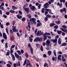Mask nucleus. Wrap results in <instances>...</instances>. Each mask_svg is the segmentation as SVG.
I'll list each match as a JSON object with an SVG mask.
<instances>
[{
	"mask_svg": "<svg viewBox=\"0 0 67 67\" xmlns=\"http://www.w3.org/2000/svg\"><path fill=\"white\" fill-rule=\"evenodd\" d=\"M32 5L31 4H30L29 5V7L31 10H32V11H34V10H35L36 9V8L34 6H32Z\"/></svg>",
	"mask_w": 67,
	"mask_h": 67,
	"instance_id": "obj_1",
	"label": "nucleus"
},
{
	"mask_svg": "<svg viewBox=\"0 0 67 67\" xmlns=\"http://www.w3.org/2000/svg\"><path fill=\"white\" fill-rule=\"evenodd\" d=\"M28 46L30 48L31 54H33V48H31V46L30 43L29 44Z\"/></svg>",
	"mask_w": 67,
	"mask_h": 67,
	"instance_id": "obj_2",
	"label": "nucleus"
},
{
	"mask_svg": "<svg viewBox=\"0 0 67 67\" xmlns=\"http://www.w3.org/2000/svg\"><path fill=\"white\" fill-rule=\"evenodd\" d=\"M50 40L49 39L47 40L46 42V44L47 47H49V44H50Z\"/></svg>",
	"mask_w": 67,
	"mask_h": 67,
	"instance_id": "obj_3",
	"label": "nucleus"
},
{
	"mask_svg": "<svg viewBox=\"0 0 67 67\" xmlns=\"http://www.w3.org/2000/svg\"><path fill=\"white\" fill-rule=\"evenodd\" d=\"M49 5L48 3H45L44 5V8H48L49 7Z\"/></svg>",
	"mask_w": 67,
	"mask_h": 67,
	"instance_id": "obj_4",
	"label": "nucleus"
},
{
	"mask_svg": "<svg viewBox=\"0 0 67 67\" xmlns=\"http://www.w3.org/2000/svg\"><path fill=\"white\" fill-rule=\"evenodd\" d=\"M12 27L13 28V32H14H14H18V30H16V29L15 28H16V27L15 26H12Z\"/></svg>",
	"mask_w": 67,
	"mask_h": 67,
	"instance_id": "obj_5",
	"label": "nucleus"
},
{
	"mask_svg": "<svg viewBox=\"0 0 67 67\" xmlns=\"http://www.w3.org/2000/svg\"><path fill=\"white\" fill-rule=\"evenodd\" d=\"M34 41V42H38V41L40 42V39L38 37H36L35 38Z\"/></svg>",
	"mask_w": 67,
	"mask_h": 67,
	"instance_id": "obj_6",
	"label": "nucleus"
},
{
	"mask_svg": "<svg viewBox=\"0 0 67 67\" xmlns=\"http://www.w3.org/2000/svg\"><path fill=\"white\" fill-rule=\"evenodd\" d=\"M50 41L53 42V43H57V38H56L55 39H51Z\"/></svg>",
	"mask_w": 67,
	"mask_h": 67,
	"instance_id": "obj_7",
	"label": "nucleus"
},
{
	"mask_svg": "<svg viewBox=\"0 0 67 67\" xmlns=\"http://www.w3.org/2000/svg\"><path fill=\"white\" fill-rule=\"evenodd\" d=\"M35 20V19L34 18H32L30 19V21L31 23H33V22Z\"/></svg>",
	"mask_w": 67,
	"mask_h": 67,
	"instance_id": "obj_8",
	"label": "nucleus"
},
{
	"mask_svg": "<svg viewBox=\"0 0 67 67\" xmlns=\"http://www.w3.org/2000/svg\"><path fill=\"white\" fill-rule=\"evenodd\" d=\"M16 16L19 19H21L22 18V16H21V15H20V14L17 15H16Z\"/></svg>",
	"mask_w": 67,
	"mask_h": 67,
	"instance_id": "obj_9",
	"label": "nucleus"
},
{
	"mask_svg": "<svg viewBox=\"0 0 67 67\" xmlns=\"http://www.w3.org/2000/svg\"><path fill=\"white\" fill-rule=\"evenodd\" d=\"M3 37H4V38H5V40H6L7 38V35H5V34L4 33H3Z\"/></svg>",
	"mask_w": 67,
	"mask_h": 67,
	"instance_id": "obj_10",
	"label": "nucleus"
},
{
	"mask_svg": "<svg viewBox=\"0 0 67 67\" xmlns=\"http://www.w3.org/2000/svg\"><path fill=\"white\" fill-rule=\"evenodd\" d=\"M61 30L63 31V32H65V33H67V30H65V29L62 28H60Z\"/></svg>",
	"mask_w": 67,
	"mask_h": 67,
	"instance_id": "obj_11",
	"label": "nucleus"
},
{
	"mask_svg": "<svg viewBox=\"0 0 67 67\" xmlns=\"http://www.w3.org/2000/svg\"><path fill=\"white\" fill-rule=\"evenodd\" d=\"M67 46V43H63L60 45V46Z\"/></svg>",
	"mask_w": 67,
	"mask_h": 67,
	"instance_id": "obj_12",
	"label": "nucleus"
},
{
	"mask_svg": "<svg viewBox=\"0 0 67 67\" xmlns=\"http://www.w3.org/2000/svg\"><path fill=\"white\" fill-rule=\"evenodd\" d=\"M43 36L44 37L43 38V41H45V40H47V36H45L44 35H43Z\"/></svg>",
	"mask_w": 67,
	"mask_h": 67,
	"instance_id": "obj_13",
	"label": "nucleus"
},
{
	"mask_svg": "<svg viewBox=\"0 0 67 67\" xmlns=\"http://www.w3.org/2000/svg\"><path fill=\"white\" fill-rule=\"evenodd\" d=\"M11 56L12 58V60H15V56H14V55L13 54H12Z\"/></svg>",
	"mask_w": 67,
	"mask_h": 67,
	"instance_id": "obj_14",
	"label": "nucleus"
},
{
	"mask_svg": "<svg viewBox=\"0 0 67 67\" xmlns=\"http://www.w3.org/2000/svg\"><path fill=\"white\" fill-rule=\"evenodd\" d=\"M61 40V39H60V38H59L58 40V44H59V45H60V44H61V43H62V42L60 41Z\"/></svg>",
	"mask_w": 67,
	"mask_h": 67,
	"instance_id": "obj_15",
	"label": "nucleus"
},
{
	"mask_svg": "<svg viewBox=\"0 0 67 67\" xmlns=\"http://www.w3.org/2000/svg\"><path fill=\"white\" fill-rule=\"evenodd\" d=\"M24 10H25L26 12H29V8H24Z\"/></svg>",
	"mask_w": 67,
	"mask_h": 67,
	"instance_id": "obj_16",
	"label": "nucleus"
},
{
	"mask_svg": "<svg viewBox=\"0 0 67 67\" xmlns=\"http://www.w3.org/2000/svg\"><path fill=\"white\" fill-rule=\"evenodd\" d=\"M15 55L16 58H17V59H18L19 58V55L18 54H17L16 53H15Z\"/></svg>",
	"mask_w": 67,
	"mask_h": 67,
	"instance_id": "obj_17",
	"label": "nucleus"
},
{
	"mask_svg": "<svg viewBox=\"0 0 67 67\" xmlns=\"http://www.w3.org/2000/svg\"><path fill=\"white\" fill-rule=\"evenodd\" d=\"M12 10H15V9H18V7H16L14 6H12Z\"/></svg>",
	"mask_w": 67,
	"mask_h": 67,
	"instance_id": "obj_18",
	"label": "nucleus"
},
{
	"mask_svg": "<svg viewBox=\"0 0 67 67\" xmlns=\"http://www.w3.org/2000/svg\"><path fill=\"white\" fill-rule=\"evenodd\" d=\"M43 35H45V36H47L46 35H50L51 34L49 33H47V32H46L45 33L43 34Z\"/></svg>",
	"mask_w": 67,
	"mask_h": 67,
	"instance_id": "obj_19",
	"label": "nucleus"
},
{
	"mask_svg": "<svg viewBox=\"0 0 67 67\" xmlns=\"http://www.w3.org/2000/svg\"><path fill=\"white\" fill-rule=\"evenodd\" d=\"M55 23L56 24H60V23H61V22H60V21L59 20H58V21H55Z\"/></svg>",
	"mask_w": 67,
	"mask_h": 67,
	"instance_id": "obj_20",
	"label": "nucleus"
},
{
	"mask_svg": "<svg viewBox=\"0 0 67 67\" xmlns=\"http://www.w3.org/2000/svg\"><path fill=\"white\" fill-rule=\"evenodd\" d=\"M56 25V24H55V23H51L50 25V27H53V26H54V25Z\"/></svg>",
	"mask_w": 67,
	"mask_h": 67,
	"instance_id": "obj_21",
	"label": "nucleus"
},
{
	"mask_svg": "<svg viewBox=\"0 0 67 67\" xmlns=\"http://www.w3.org/2000/svg\"><path fill=\"white\" fill-rule=\"evenodd\" d=\"M37 36H40L41 35V32L39 31H38L37 33Z\"/></svg>",
	"mask_w": 67,
	"mask_h": 67,
	"instance_id": "obj_22",
	"label": "nucleus"
},
{
	"mask_svg": "<svg viewBox=\"0 0 67 67\" xmlns=\"http://www.w3.org/2000/svg\"><path fill=\"white\" fill-rule=\"evenodd\" d=\"M57 5H59L60 8H61V7H62V3H60V4L59 3H57Z\"/></svg>",
	"mask_w": 67,
	"mask_h": 67,
	"instance_id": "obj_23",
	"label": "nucleus"
},
{
	"mask_svg": "<svg viewBox=\"0 0 67 67\" xmlns=\"http://www.w3.org/2000/svg\"><path fill=\"white\" fill-rule=\"evenodd\" d=\"M16 64L17 65V66H21V65H20V62L19 61H18V63H16Z\"/></svg>",
	"mask_w": 67,
	"mask_h": 67,
	"instance_id": "obj_24",
	"label": "nucleus"
},
{
	"mask_svg": "<svg viewBox=\"0 0 67 67\" xmlns=\"http://www.w3.org/2000/svg\"><path fill=\"white\" fill-rule=\"evenodd\" d=\"M42 25V24L41 23H37V27H38L39 26H40L41 25Z\"/></svg>",
	"mask_w": 67,
	"mask_h": 67,
	"instance_id": "obj_25",
	"label": "nucleus"
},
{
	"mask_svg": "<svg viewBox=\"0 0 67 67\" xmlns=\"http://www.w3.org/2000/svg\"><path fill=\"white\" fill-rule=\"evenodd\" d=\"M10 12V13H15V11L11 10H10L9 11Z\"/></svg>",
	"mask_w": 67,
	"mask_h": 67,
	"instance_id": "obj_26",
	"label": "nucleus"
},
{
	"mask_svg": "<svg viewBox=\"0 0 67 67\" xmlns=\"http://www.w3.org/2000/svg\"><path fill=\"white\" fill-rule=\"evenodd\" d=\"M52 54V52L51 51H49L48 52V54L49 56L51 55Z\"/></svg>",
	"mask_w": 67,
	"mask_h": 67,
	"instance_id": "obj_27",
	"label": "nucleus"
},
{
	"mask_svg": "<svg viewBox=\"0 0 67 67\" xmlns=\"http://www.w3.org/2000/svg\"><path fill=\"white\" fill-rule=\"evenodd\" d=\"M28 25L29 29H31V27H30V26H31V23H30V22H28Z\"/></svg>",
	"mask_w": 67,
	"mask_h": 67,
	"instance_id": "obj_28",
	"label": "nucleus"
},
{
	"mask_svg": "<svg viewBox=\"0 0 67 67\" xmlns=\"http://www.w3.org/2000/svg\"><path fill=\"white\" fill-rule=\"evenodd\" d=\"M28 65H29V67H31L32 65L31 63L27 64H26V67H28Z\"/></svg>",
	"mask_w": 67,
	"mask_h": 67,
	"instance_id": "obj_29",
	"label": "nucleus"
},
{
	"mask_svg": "<svg viewBox=\"0 0 67 67\" xmlns=\"http://www.w3.org/2000/svg\"><path fill=\"white\" fill-rule=\"evenodd\" d=\"M57 32L58 34H61V33H62V31L57 30Z\"/></svg>",
	"mask_w": 67,
	"mask_h": 67,
	"instance_id": "obj_30",
	"label": "nucleus"
},
{
	"mask_svg": "<svg viewBox=\"0 0 67 67\" xmlns=\"http://www.w3.org/2000/svg\"><path fill=\"white\" fill-rule=\"evenodd\" d=\"M0 26L2 29H3V25L1 24V23L0 21Z\"/></svg>",
	"mask_w": 67,
	"mask_h": 67,
	"instance_id": "obj_31",
	"label": "nucleus"
},
{
	"mask_svg": "<svg viewBox=\"0 0 67 67\" xmlns=\"http://www.w3.org/2000/svg\"><path fill=\"white\" fill-rule=\"evenodd\" d=\"M25 55L26 58H29V55H28L27 53H26L25 54Z\"/></svg>",
	"mask_w": 67,
	"mask_h": 67,
	"instance_id": "obj_32",
	"label": "nucleus"
},
{
	"mask_svg": "<svg viewBox=\"0 0 67 67\" xmlns=\"http://www.w3.org/2000/svg\"><path fill=\"white\" fill-rule=\"evenodd\" d=\"M62 59L63 62H65L66 61V59L65 58L62 57Z\"/></svg>",
	"mask_w": 67,
	"mask_h": 67,
	"instance_id": "obj_33",
	"label": "nucleus"
},
{
	"mask_svg": "<svg viewBox=\"0 0 67 67\" xmlns=\"http://www.w3.org/2000/svg\"><path fill=\"white\" fill-rule=\"evenodd\" d=\"M62 27L63 28H64V29H65V30L67 29V26L65 25H62Z\"/></svg>",
	"mask_w": 67,
	"mask_h": 67,
	"instance_id": "obj_34",
	"label": "nucleus"
},
{
	"mask_svg": "<svg viewBox=\"0 0 67 67\" xmlns=\"http://www.w3.org/2000/svg\"><path fill=\"white\" fill-rule=\"evenodd\" d=\"M53 54L55 56H56V50H54L53 51Z\"/></svg>",
	"mask_w": 67,
	"mask_h": 67,
	"instance_id": "obj_35",
	"label": "nucleus"
},
{
	"mask_svg": "<svg viewBox=\"0 0 67 67\" xmlns=\"http://www.w3.org/2000/svg\"><path fill=\"white\" fill-rule=\"evenodd\" d=\"M28 6V4H26V5H24V6L23 7V9H24L25 8H25V7H27Z\"/></svg>",
	"mask_w": 67,
	"mask_h": 67,
	"instance_id": "obj_36",
	"label": "nucleus"
},
{
	"mask_svg": "<svg viewBox=\"0 0 67 67\" xmlns=\"http://www.w3.org/2000/svg\"><path fill=\"white\" fill-rule=\"evenodd\" d=\"M60 2L62 3V2H63V3H65V0H60Z\"/></svg>",
	"mask_w": 67,
	"mask_h": 67,
	"instance_id": "obj_37",
	"label": "nucleus"
},
{
	"mask_svg": "<svg viewBox=\"0 0 67 67\" xmlns=\"http://www.w3.org/2000/svg\"><path fill=\"white\" fill-rule=\"evenodd\" d=\"M45 10L44 9V8H43L42 9V11H41V12L42 13H45V11H44Z\"/></svg>",
	"mask_w": 67,
	"mask_h": 67,
	"instance_id": "obj_38",
	"label": "nucleus"
},
{
	"mask_svg": "<svg viewBox=\"0 0 67 67\" xmlns=\"http://www.w3.org/2000/svg\"><path fill=\"white\" fill-rule=\"evenodd\" d=\"M25 18L23 17L21 19V20L22 21L24 22V21H25Z\"/></svg>",
	"mask_w": 67,
	"mask_h": 67,
	"instance_id": "obj_39",
	"label": "nucleus"
},
{
	"mask_svg": "<svg viewBox=\"0 0 67 67\" xmlns=\"http://www.w3.org/2000/svg\"><path fill=\"white\" fill-rule=\"evenodd\" d=\"M15 45H13L11 47V48L10 49V50L12 49V48H14V47H15Z\"/></svg>",
	"mask_w": 67,
	"mask_h": 67,
	"instance_id": "obj_40",
	"label": "nucleus"
},
{
	"mask_svg": "<svg viewBox=\"0 0 67 67\" xmlns=\"http://www.w3.org/2000/svg\"><path fill=\"white\" fill-rule=\"evenodd\" d=\"M29 40L30 41V42H32L33 41V39L32 38H31V37H29Z\"/></svg>",
	"mask_w": 67,
	"mask_h": 67,
	"instance_id": "obj_41",
	"label": "nucleus"
},
{
	"mask_svg": "<svg viewBox=\"0 0 67 67\" xmlns=\"http://www.w3.org/2000/svg\"><path fill=\"white\" fill-rule=\"evenodd\" d=\"M40 49L41 51L42 52H43V46H41V47L40 48Z\"/></svg>",
	"mask_w": 67,
	"mask_h": 67,
	"instance_id": "obj_42",
	"label": "nucleus"
},
{
	"mask_svg": "<svg viewBox=\"0 0 67 67\" xmlns=\"http://www.w3.org/2000/svg\"><path fill=\"white\" fill-rule=\"evenodd\" d=\"M10 39L11 41H12L14 40V37L12 36L10 37Z\"/></svg>",
	"mask_w": 67,
	"mask_h": 67,
	"instance_id": "obj_43",
	"label": "nucleus"
},
{
	"mask_svg": "<svg viewBox=\"0 0 67 67\" xmlns=\"http://www.w3.org/2000/svg\"><path fill=\"white\" fill-rule=\"evenodd\" d=\"M6 31L8 35H9V32H8V28H6Z\"/></svg>",
	"mask_w": 67,
	"mask_h": 67,
	"instance_id": "obj_44",
	"label": "nucleus"
},
{
	"mask_svg": "<svg viewBox=\"0 0 67 67\" xmlns=\"http://www.w3.org/2000/svg\"><path fill=\"white\" fill-rule=\"evenodd\" d=\"M5 48H7L8 47V43H5Z\"/></svg>",
	"mask_w": 67,
	"mask_h": 67,
	"instance_id": "obj_45",
	"label": "nucleus"
},
{
	"mask_svg": "<svg viewBox=\"0 0 67 67\" xmlns=\"http://www.w3.org/2000/svg\"><path fill=\"white\" fill-rule=\"evenodd\" d=\"M17 52H18V54L19 55H21V52H20V51L18 50L17 51Z\"/></svg>",
	"mask_w": 67,
	"mask_h": 67,
	"instance_id": "obj_46",
	"label": "nucleus"
},
{
	"mask_svg": "<svg viewBox=\"0 0 67 67\" xmlns=\"http://www.w3.org/2000/svg\"><path fill=\"white\" fill-rule=\"evenodd\" d=\"M0 8L2 10H4V7H3L1 6V5L0 6Z\"/></svg>",
	"mask_w": 67,
	"mask_h": 67,
	"instance_id": "obj_47",
	"label": "nucleus"
},
{
	"mask_svg": "<svg viewBox=\"0 0 67 67\" xmlns=\"http://www.w3.org/2000/svg\"><path fill=\"white\" fill-rule=\"evenodd\" d=\"M46 16H47V18H52V16L49 15H47Z\"/></svg>",
	"mask_w": 67,
	"mask_h": 67,
	"instance_id": "obj_48",
	"label": "nucleus"
},
{
	"mask_svg": "<svg viewBox=\"0 0 67 67\" xmlns=\"http://www.w3.org/2000/svg\"><path fill=\"white\" fill-rule=\"evenodd\" d=\"M50 33L51 34H52V36H55V35H56L55 34L53 33L52 32H51Z\"/></svg>",
	"mask_w": 67,
	"mask_h": 67,
	"instance_id": "obj_49",
	"label": "nucleus"
},
{
	"mask_svg": "<svg viewBox=\"0 0 67 67\" xmlns=\"http://www.w3.org/2000/svg\"><path fill=\"white\" fill-rule=\"evenodd\" d=\"M26 16H28V18H31V14H29V15H26Z\"/></svg>",
	"mask_w": 67,
	"mask_h": 67,
	"instance_id": "obj_50",
	"label": "nucleus"
},
{
	"mask_svg": "<svg viewBox=\"0 0 67 67\" xmlns=\"http://www.w3.org/2000/svg\"><path fill=\"white\" fill-rule=\"evenodd\" d=\"M51 12H52V10H51V9H49V13L50 14H53V13H52Z\"/></svg>",
	"mask_w": 67,
	"mask_h": 67,
	"instance_id": "obj_51",
	"label": "nucleus"
},
{
	"mask_svg": "<svg viewBox=\"0 0 67 67\" xmlns=\"http://www.w3.org/2000/svg\"><path fill=\"white\" fill-rule=\"evenodd\" d=\"M41 5H42V4H40L38 6V7L39 9H41Z\"/></svg>",
	"mask_w": 67,
	"mask_h": 67,
	"instance_id": "obj_52",
	"label": "nucleus"
},
{
	"mask_svg": "<svg viewBox=\"0 0 67 67\" xmlns=\"http://www.w3.org/2000/svg\"><path fill=\"white\" fill-rule=\"evenodd\" d=\"M58 54H61V55H62V52L60 51H58Z\"/></svg>",
	"mask_w": 67,
	"mask_h": 67,
	"instance_id": "obj_53",
	"label": "nucleus"
},
{
	"mask_svg": "<svg viewBox=\"0 0 67 67\" xmlns=\"http://www.w3.org/2000/svg\"><path fill=\"white\" fill-rule=\"evenodd\" d=\"M58 60H59L60 61H61L62 60V59H61V58L60 57H59V56H58Z\"/></svg>",
	"mask_w": 67,
	"mask_h": 67,
	"instance_id": "obj_54",
	"label": "nucleus"
},
{
	"mask_svg": "<svg viewBox=\"0 0 67 67\" xmlns=\"http://www.w3.org/2000/svg\"><path fill=\"white\" fill-rule=\"evenodd\" d=\"M26 63V60H25V62L23 64V66H24L25 65V64Z\"/></svg>",
	"mask_w": 67,
	"mask_h": 67,
	"instance_id": "obj_55",
	"label": "nucleus"
},
{
	"mask_svg": "<svg viewBox=\"0 0 67 67\" xmlns=\"http://www.w3.org/2000/svg\"><path fill=\"white\" fill-rule=\"evenodd\" d=\"M54 27L55 29H57V28L58 27V25L55 26H54Z\"/></svg>",
	"mask_w": 67,
	"mask_h": 67,
	"instance_id": "obj_56",
	"label": "nucleus"
},
{
	"mask_svg": "<svg viewBox=\"0 0 67 67\" xmlns=\"http://www.w3.org/2000/svg\"><path fill=\"white\" fill-rule=\"evenodd\" d=\"M48 20V18H47V17H46L44 19V20L45 21H47Z\"/></svg>",
	"mask_w": 67,
	"mask_h": 67,
	"instance_id": "obj_57",
	"label": "nucleus"
},
{
	"mask_svg": "<svg viewBox=\"0 0 67 67\" xmlns=\"http://www.w3.org/2000/svg\"><path fill=\"white\" fill-rule=\"evenodd\" d=\"M10 52L11 54V55H12V53H13V49H11L10 50Z\"/></svg>",
	"mask_w": 67,
	"mask_h": 67,
	"instance_id": "obj_58",
	"label": "nucleus"
},
{
	"mask_svg": "<svg viewBox=\"0 0 67 67\" xmlns=\"http://www.w3.org/2000/svg\"><path fill=\"white\" fill-rule=\"evenodd\" d=\"M63 11L64 12H65V13H66V9L65 8H63Z\"/></svg>",
	"mask_w": 67,
	"mask_h": 67,
	"instance_id": "obj_59",
	"label": "nucleus"
},
{
	"mask_svg": "<svg viewBox=\"0 0 67 67\" xmlns=\"http://www.w3.org/2000/svg\"><path fill=\"white\" fill-rule=\"evenodd\" d=\"M10 55V53H9V52H7L6 54L7 56H9Z\"/></svg>",
	"mask_w": 67,
	"mask_h": 67,
	"instance_id": "obj_60",
	"label": "nucleus"
},
{
	"mask_svg": "<svg viewBox=\"0 0 67 67\" xmlns=\"http://www.w3.org/2000/svg\"><path fill=\"white\" fill-rule=\"evenodd\" d=\"M7 67H11V65L9 64H7Z\"/></svg>",
	"mask_w": 67,
	"mask_h": 67,
	"instance_id": "obj_61",
	"label": "nucleus"
},
{
	"mask_svg": "<svg viewBox=\"0 0 67 67\" xmlns=\"http://www.w3.org/2000/svg\"><path fill=\"white\" fill-rule=\"evenodd\" d=\"M21 53L23 54L24 53V51L23 49H21L20 51Z\"/></svg>",
	"mask_w": 67,
	"mask_h": 67,
	"instance_id": "obj_62",
	"label": "nucleus"
},
{
	"mask_svg": "<svg viewBox=\"0 0 67 67\" xmlns=\"http://www.w3.org/2000/svg\"><path fill=\"white\" fill-rule=\"evenodd\" d=\"M5 13L6 14V15H9V14H10V12H6Z\"/></svg>",
	"mask_w": 67,
	"mask_h": 67,
	"instance_id": "obj_63",
	"label": "nucleus"
},
{
	"mask_svg": "<svg viewBox=\"0 0 67 67\" xmlns=\"http://www.w3.org/2000/svg\"><path fill=\"white\" fill-rule=\"evenodd\" d=\"M47 64L45 63L44 64V67H46V66H47Z\"/></svg>",
	"mask_w": 67,
	"mask_h": 67,
	"instance_id": "obj_64",
	"label": "nucleus"
}]
</instances>
